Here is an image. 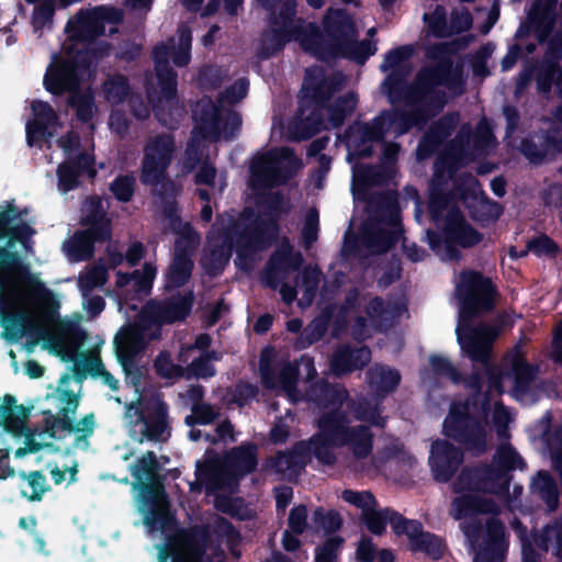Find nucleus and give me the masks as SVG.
<instances>
[{
	"instance_id": "f257e3e1",
	"label": "nucleus",
	"mask_w": 562,
	"mask_h": 562,
	"mask_svg": "<svg viewBox=\"0 0 562 562\" xmlns=\"http://www.w3.org/2000/svg\"><path fill=\"white\" fill-rule=\"evenodd\" d=\"M55 294L37 278H24L15 252L0 248V325L14 338L36 333L63 360L75 361L78 371L101 375L103 364L95 349L78 353L86 333L75 322L54 323Z\"/></svg>"
},
{
	"instance_id": "f03ea898",
	"label": "nucleus",
	"mask_w": 562,
	"mask_h": 562,
	"mask_svg": "<svg viewBox=\"0 0 562 562\" xmlns=\"http://www.w3.org/2000/svg\"><path fill=\"white\" fill-rule=\"evenodd\" d=\"M122 19L119 10L99 8L80 11L66 26L67 37L59 54L52 57L44 85L52 93L71 92L69 103L81 121H89L97 112L94 97L86 81L90 78L88 55L94 48L89 43L94 36L115 32L114 24Z\"/></svg>"
},
{
	"instance_id": "7ed1b4c3",
	"label": "nucleus",
	"mask_w": 562,
	"mask_h": 562,
	"mask_svg": "<svg viewBox=\"0 0 562 562\" xmlns=\"http://www.w3.org/2000/svg\"><path fill=\"white\" fill-rule=\"evenodd\" d=\"M524 462L510 445H503L497 450L493 467L463 471L454 483V491L460 494L451 504V515L461 521L468 540L474 547L475 530L481 514H494L506 502L505 493L509 484L508 472L521 469Z\"/></svg>"
},
{
	"instance_id": "20e7f679",
	"label": "nucleus",
	"mask_w": 562,
	"mask_h": 562,
	"mask_svg": "<svg viewBox=\"0 0 562 562\" xmlns=\"http://www.w3.org/2000/svg\"><path fill=\"white\" fill-rule=\"evenodd\" d=\"M327 402L324 404L323 416L319 419V434L308 443V451H312L323 463L330 464L334 456L329 452L331 446H347L357 459L367 458L372 448V436L362 424H353L351 414L356 422H368L372 425H382L379 413L374 411L362 412L350 411L349 405L344 408L346 391L344 389H325Z\"/></svg>"
},
{
	"instance_id": "39448f33",
	"label": "nucleus",
	"mask_w": 562,
	"mask_h": 562,
	"mask_svg": "<svg viewBox=\"0 0 562 562\" xmlns=\"http://www.w3.org/2000/svg\"><path fill=\"white\" fill-rule=\"evenodd\" d=\"M71 378L64 375L60 378L56 387L48 386L45 401L57 411L54 415L50 409L45 412V418L42 427L29 437L27 443L32 451L42 449L60 450L59 441L67 437H72V447L86 448L88 437L94 430L95 422L92 414L87 415L75 425L72 416L78 407L79 398L76 392L70 387Z\"/></svg>"
},
{
	"instance_id": "423d86ee",
	"label": "nucleus",
	"mask_w": 562,
	"mask_h": 562,
	"mask_svg": "<svg viewBox=\"0 0 562 562\" xmlns=\"http://www.w3.org/2000/svg\"><path fill=\"white\" fill-rule=\"evenodd\" d=\"M457 293L461 300L460 322L457 327L459 342L471 359L484 362L498 329L491 326L470 328L467 319L473 313L490 308L492 284L488 279L475 272H464L457 283Z\"/></svg>"
},
{
	"instance_id": "0eeeda50",
	"label": "nucleus",
	"mask_w": 562,
	"mask_h": 562,
	"mask_svg": "<svg viewBox=\"0 0 562 562\" xmlns=\"http://www.w3.org/2000/svg\"><path fill=\"white\" fill-rule=\"evenodd\" d=\"M248 85L245 80L235 82L220 99L218 105L209 98L200 100L193 111L195 126L187 148L190 167L204 154V140L232 138L240 127V119L229 105L245 98Z\"/></svg>"
},
{
	"instance_id": "6e6552de",
	"label": "nucleus",
	"mask_w": 562,
	"mask_h": 562,
	"mask_svg": "<svg viewBox=\"0 0 562 562\" xmlns=\"http://www.w3.org/2000/svg\"><path fill=\"white\" fill-rule=\"evenodd\" d=\"M274 215L269 214L265 217L252 218V213L248 210L244 212L238 223L228 228L229 220H221V228L225 232L220 233V228H215L209 236L207 248L202 258V266L210 274H216L227 263L234 235L238 234L236 239L237 249L239 248H259L266 241V237H272L276 234ZM244 252L243 249L239 250Z\"/></svg>"
},
{
	"instance_id": "1a4fd4ad",
	"label": "nucleus",
	"mask_w": 562,
	"mask_h": 562,
	"mask_svg": "<svg viewBox=\"0 0 562 562\" xmlns=\"http://www.w3.org/2000/svg\"><path fill=\"white\" fill-rule=\"evenodd\" d=\"M191 295L171 301L168 304L148 303L140 313L136 324L123 328L115 338L117 353L130 359L146 345L159 336V327L164 323H172L184 318L191 308Z\"/></svg>"
},
{
	"instance_id": "9d476101",
	"label": "nucleus",
	"mask_w": 562,
	"mask_h": 562,
	"mask_svg": "<svg viewBox=\"0 0 562 562\" xmlns=\"http://www.w3.org/2000/svg\"><path fill=\"white\" fill-rule=\"evenodd\" d=\"M429 213L439 228L442 229L443 240H435V235L428 233L429 244L443 260L457 259L459 252L454 245L470 247L480 241L481 236L465 224L454 205L441 195L435 187L431 188Z\"/></svg>"
},
{
	"instance_id": "9b49d317",
	"label": "nucleus",
	"mask_w": 562,
	"mask_h": 562,
	"mask_svg": "<svg viewBox=\"0 0 562 562\" xmlns=\"http://www.w3.org/2000/svg\"><path fill=\"white\" fill-rule=\"evenodd\" d=\"M156 77L151 78L148 98L158 120L172 126L183 113L182 106L176 97V75L168 67L169 52L164 45L154 49Z\"/></svg>"
},
{
	"instance_id": "f8f14e48",
	"label": "nucleus",
	"mask_w": 562,
	"mask_h": 562,
	"mask_svg": "<svg viewBox=\"0 0 562 562\" xmlns=\"http://www.w3.org/2000/svg\"><path fill=\"white\" fill-rule=\"evenodd\" d=\"M108 202L100 198L88 199L82 206V224L87 227L77 233L64 249L72 261L83 260L92 255V243L104 240L111 235L110 220L106 217Z\"/></svg>"
},
{
	"instance_id": "ddd939ff",
	"label": "nucleus",
	"mask_w": 562,
	"mask_h": 562,
	"mask_svg": "<svg viewBox=\"0 0 562 562\" xmlns=\"http://www.w3.org/2000/svg\"><path fill=\"white\" fill-rule=\"evenodd\" d=\"M257 464L254 447L234 449L224 462L213 460L198 468V479L207 490L232 488L239 476L249 473Z\"/></svg>"
},
{
	"instance_id": "4468645a",
	"label": "nucleus",
	"mask_w": 562,
	"mask_h": 562,
	"mask_svg": "<svg viewBox=\"0 0 562 562\" xmlns=\"http://www.w3.org/2000/svg\"><path fill=\"white\" fill-rule=\"evenodd\" d=\"M124 419L131 437L138 442L165 441L169 437L166 406L159 400L128 405Z\"/></svg>"
},
{
	"instance_id": "2eb2a0df",
	"label": "nucleus",
	"mask_w": 562,
	"mask_h": 562,
	"mask_svg": "<svg viewBox=\"0 0 562 562\" xmlns=\"http://www.w3.org/2000/svg\"><path fill=\"white\" fill-rule=\"evenodd\" d=\"M324 30L344 55L359 63H363L376 50L371 42H355L357 22L344 10H329L324 20Z\"/></svg>"
},
{
	"instance_id": "dca6fc26",
	"label": "nucleus",
	"mask_w": 562,
	"mask_h": 562,
	"mask_svg": "<svg viewBox=\"0 0 562 562\" xmlns=\"http://www.w3.org/2000/svg\"><path fill=\"white\" fill-rule=\"evenodd\" d=\"M469 415L470 408L467 403L452 405L443 423V432L468 450L481 452L487 442L486 425L472 420Z\"/></svg>"
},
{
	"instance_id": "f3484780",
	"label": "nucleus",
	"mask_w": 562,
	"mask_h": 562,
	"mask_svg": "<svg viewBox=\"0 0 562 562\" xmlns=\"http://www.w3.org/2000/svg\"><path fill=\"white\" fill-rule=\"evenodd\" d=\"M164 227L170 228L173 232H181L186 235L184 238H180L176 241V255L167 273V286H180L184 284L192 271L193 262L191 257L187 250L183 249L184 246L194 247L198 243L195 236L191 233L190 227L188 225H183L179 221L176 215V211L173 206H170L168 211H166L164 218Z\"/></svg>"
},
{
	"instance_id": "a211bd4d",
	"label": "nucleus",
	"mask_w": 562,
	"mask_h": 562,
	"mask_svg": "<svg viewBox=\"0 0 562 562\" xmlns=\"http://www.w3.org/2000/svg\"><path fill=\"white\" fill-rule=\"evenodd\" d=\"M203 529L180 531L171 542L172 562H225L223 552L206 544Z\"/></svg>"
},
{
	"instance_id": "6ab92c4d",
	"label": "nucleus",
	"mask_w": 562,
	"mask_h": 562,
	"mask_svg": "<svg viewBox=\"0 0 562 562\" xmlns=\"http://www.w3.org/2000/svg\"><path fill=\"white\" fill-rule=\"evenodd\" d=\"M176 145L171 136L162 135L151 138L145 147L140 180L144 184L156 188L166 179Z\"/></svg>"
},
{
	"instance_id": "aec40b11",
	"label": "nucleus",
	"mask_w": 562,
	"mask_h": 562,
	"mask_svg": "<svg viewBox=\"0 0 562 562\" xmlns=\"http://www.w3.org/2000/svg\"><path fill=\"white\" fill-rule=\"evenodd\" d=\"M299 167V160L289 148H282L279 151L256 158L251 165L250 177L254 193L257 194L261 189L281 182L282 179L278 176L279 169H296Z\"/></svg>"
},
{
	"instance_id": "412c9836",
	"label": "nucleus",
	"mask_w": 562,
	"mask_h": 562,
	"mask_svg": "<svg viewBox=\"0 0 562 562\" xmlns=\"http://www.w3.org/2000/svg\"><path fill=\"white\" fill-rule=\"evenodd\" d=\"M77 145L78 137L70 132L57 139V146L63 149L66 158V161L57 170L58 186L63 192L76 187L77 177L80 172L86 171L91 177L94 175V170L91 168L92 157L88 154L77 156Z\"/></svg>"
},
{
	"instance_id": "4be33fe9",
	"label": "nucleus",
	"mask_w": 562,
	"mask_h": 562,
	"mask_svg": "<svg viewBox=\"0 0 562 562\" xmlns=\"http://www.w3.org/2000/svg\"><path fill=\"white\" fill-rule=\"evenodd\" d=\"M429 462L435 479L446 482L462 462V453L447 440H437L431 446Z\"/></svg>"
},
{
	"instance_id": "5701e85b",
	"label": "nucleus",
	"mask_w": 562,
	"mask_h": 562,
	"mask_svg": "<svg viewBox=\"0 0 562 562\" xmlns=\"http://www.w3.org/2000/svg\"><path fill=\"white\" fill-rule=\"evenodd\" d=\"M33 121L26 124V139L30 146H33L42 137H52L59 126L57 116L53 108L42 101L32 102Z\"/></svg>"
},
{
	"instance_id": "b1692460",
	"label": "nucleus",
	"mask_w": 562,
	"mask_h": 562,
	"mask_svg": "<svg viewBox=\"0 0 562 562\" xmlns=\"http://www.w3.org/2000/svg\"><path fill=\"white\" fill-rule=\"evenodd\" d=\"M267 351L262 353L260 361V372L265 385L269 389H281L283 390L291 401H296L297 397L294 392V385L296 382V368L290 363L283 364L279 370V375L276 378L270 373L268 362L266 360Z\"/></svg>"
},
{
	"instance_id": "393cba45",
	"label": "nucleus",
	"mask_w": 562,
	"mask_h": 562,
	"mask_svg": "<svg viewBox=\"0 0 562 562\" xmlns=\"http://www.w3.org/2000/svg\"><path fill=\"white\" fill-rule=\"evenodd\" d=\"M319 271L316 268H307L302 272V280L296 285V290L291 289L289 285L283 284L280 289L282 300L286 303L293 302L295 296L301 293L299 299L301 306L310 305L312 302L317 284L319 282Z\"/></svg>"
},
{
	"instance_id": "a878e982",
	"label": "nucleus",
	"mask_w": 562,
	"mask_h": 562,
	"mask_svg": "<svg viewBox=\"0 0 562 562\" xmlns=\"http://www.w3.org/2000/svg\"><path fill=\"white\" fill-rule=\"evenodd\" d=\"M486 535L488 537L486 547L475 552L474 562H501L505 551L503 526L492 520L487 526Z\"/></svg>"
},
{
	"instance_id": "bb28decb",
	"label": "nucleus",
	"mask_w": 562,
	"mask_h": 562,
	"mask_svg": "<svg viewBox=\"0 0 562 562\" xmlns=\"http://www.w3.org/2000/svg\"><path fill=\"white\" fill-rule=\"evenodd\" d=\"M370 358L371 353L368 348L352 351L342 349L333 357L330 367L335 374L342 375L362 368L370 361Z\"/></svg>"
},
{
	"instance_id": "cd10ccee",
	"label": "nucleus",
	"mask_w": 562,
	"mask_h": 562,
	"mask_svg": "<svg viewBox=\"0 0 562 562\" xmlns=\"http://www.w3.org/2000/svg\"><path fill=\"white\" fill-rule=\"evenodd\" d=\"M403 121L404 117L400 113L395 112L384 114L374 121L372 125V131H366L364 134L368 139L380 138L384 133L383 130L385 128L386 131H392L396 135H401L405 133L411 125L416 124L418 122L417 119H414V121L409 123H403Z\"/></svg>"
},
{
	"instance_id": "c85d7f7f",
	"label": "nucleus",
	"mask_w": 562,
	"mask_h": 562,
	"mask_svg": "<svg viewBox=\"0 0 562 562\" xmlns=\"http://www.w3.org/2000/svg\"><path fill=\"white\" fill-rule=\"evenodd\" d=\"M513 373L496 374L494 371L488 372V392L499 394L502 392V383L505 379L514 378L515 382L521 383L529 378V369L520 355L516 353L512 359Z\"/></svg>"
},
{
	"instance_id": "c756f323",
	"label": "nucleus",
	"mask_w": 562,
	"mask_h": 562,
	"mask_svg": "<svg viewBox=\"0 0 562 562\" xmlns=\"http://www.w3.org/2000/svg\"><path fill=\"white\" fill-rule=\"evenodd\" d=\"M383 302L380 299H373L367 306V317H359L356 323L355 335L357 338L363 339L371 331L381 325V318L384 314Z\"/></svg>"
},
{
	"instance_id": "7c9ffc66",
	"label": "nucleus",
	"mask_w": 562,
	"mask_h": 562,
	"mask_svg": "<svg viewBox=\"0 0 562 562\" xmlns=\"http://www.w3.org/2000/svg\"><path fill=\"white\" fill-rule=\"evenodd\" d=\"M33 5L31 13V23L34 32L38 33L45 29H50L56 9V0H25Z\"/></svg>"
},
{
	"instance_id": "2f4dec72",
	"label": "nucleus",
	"mask_w": 562,
	"mask_h": 562,
	"mask_svg": "<svg viewBox=\"0 0 562 562\" xmlns=\"http://www.w3.org/2000/svg\"><path fill=\"white\" fill-rule=\"evenodd\" d=\"M108 280L106 269L98 263L87 267L78 277V286L82 296H87L94 289L101 288Z\"/></svg>"
},
{
	"instance_id": "473e14b6",
	"label": "nucleus",
	"mask_w": 562,
	"mask_h": 562,
	"mask_svg": "<svg viewBox=\"0 0 562 562\" xmlns=\"http://www.w3.org/2000/svg\"><path fill=\"white\" fill-rule=\"evenodd\" d=\"M171 47H168L169 57L172 58L177 66H184L190 60V47H191V32L187 26H181L178 30L177 45L176 38L171 41Z\"/></svg>"
},
{
	"instance_id": "72a5a7b5",
	"label": "nucleus",
	"mask_w": 562,
	"mask_h": 562,
	"mask_svg": "<svg viewBox=\"0 0 562 562\" xmlns=\"http://www.w3.org/2000/svg\"><path fill=\"white\" fill-rule=\"evenodd\" d=\"M400 380V373L390 368L375 367L369 372V383L375 391H392L396 387Z\"/></svg>"
},
{
	"instance_id": "f704fd0d",
	"label": "nucleus",
	"mask_w": 562,
	"mask_h": 562,
	"mask_svg": "<svg viewBox=\"0 0 562 562\" xmlns=\"http://www.w3.org/2000/svg\"><path fill=\"white\" fill-rule=\"evenodd\" d=\"M301 263L299 255L291 254V247L288 243L272 257L269 265V274H280L286 270H295Z\"/></svg>"
},
{
	"instance_id": "c9c22d12",
	"label": "nucleus",
	"mask_w": 562,
	"mask_h": 562,
	"mask_svg": "<svg viewBox=\"0 0 562 562\" xmlns=\"http://www.w3.org/2000/svg\"><path fill=\"white\" fill-rule=\"evenodd\" d=\"M157 468L158 465L155 454L153 452H147L140 459H138L135 464L132 465L131 471L133 476L139 483H156L155 477Z\"/></svg>"
},
{
	"instance_id": "e433bc0d",
	"label": "nucleus",
	"mask_w": 562,
	"mask_h": 562,
	"mask_svg": "<svg viewBox=\"0 0 562 562\" xmlns=\"http://www.w3.org/2000/svg\"><path fill=\"white\" fill-rule=\"evenodd\" d=\"M329 89V82L323 79V72L319 69L308 70L303 86L305 97L323 101L325 90Z\"/></svg>"
},
{
	"instance_id": "4c0bfd02",
	"label": "nucleus",
	"mask_w": 562,
	"mask_h": 562,
	"mask_svg": "<svg viewBox=\"0 0 562 562\" xmlns=\"http://www.w3.org/2000/svg\"><path fill=\"white\" fill-rule=\"evenodd\" d=\"M5 428L14 435H24L25 436V446L24 448H19L15 451V457H23L27 452H33L31 450V446L27 443L29 437L36 430L34 429L31 432H27L26 428V414L24 412H20L19 415L11 413L4 422Z\"/></svg>"
},
{
	"instance_id": "58836bf2",
	"label": "nucleus",
	"mask_w": 562,
	"mask_h": 562,
	"mask_svg": "<svg viewBox=\"0 0 562 562\" xmlns=\"http://www.w3.org/2000/svg\"><path fill=\"white\" fill-rule=\"evenodd\" d=\"M128 91L127 80L121 75L110 77L103 85L104 97L111 104L121 103Z\"/></svg>"
},
{
	"instance_id": "ea45409f",
	"label": "nucleus",
	"mask_w": 562,
	"mask_h": 562,
	"mask_svg": "<svg viewBox=\"0 0 562 562\" xmlns=\"http://www.w3.org/2000/svg\"><path fill=\"white\" fill-rule=\"evenodd\" d=\"M390 525L396 535H405L407 537L412 548L420 539V535L425 533L423 532L419 522L415 520H406L398 516L397 514H395L394 517L390 518Z\"/></svg>"
},
{
	"instance_id": "a19ab883",
	"label": "nucleus",
	"mask_w": 562,
	"mask_h": 562,
	"mask_svg": "<svg viewBox=\"0 0 562 562\" xmlns=\"http://www.w3.org/2000/svg\"><path fill=\"white\" fill-rule=\"evenodd\" d=\"M533 488L540 493L541 497L553 510L558 505V492L554 481L544 472H540L533 480Z\"/></svg>"
},
{
	"instance_id": "79ce46f5",
	"label": "nucleus",
	"mask_w": 562,
	"mask_h": 562,
	"mask_svg": "<svg viewBox=\"0 0 562 562\" xmlns=\"http://www.w3.org/2000/svg\"><path fill=\"white\" fill-rule=\"evenodd\" d=\"M156 268L151 263H146L142 277L117 273L116 284L117 286H124L131 281H134V285L137 288V291L147 292L156 276Z\"/></svg>"
},
{
	"instance_id": "37998d69",
	"label": "nucleus",
	"mask_w": 562,
	"mask_h": 562,
	"mask_svg": "<svg viewBox=\"0 0 562 562\" xmlns=\"http://www.w3.org/2000/svg\"><path fill=\"white\" fill-rule=\"evenodd\" d=\"M394 516L395 513H391L389 509L376 510L375 507H373L362 517L371 532L381 535L385 529L386 522H390V518Z\"/></svg>"
},
{
	"instance_id": "c03bdc74",
	"label": "nucleus",
	"mask_w": 562,
	"mask_h": 562,
	"mask_svg": "<svg viewBox=\"0 0 562 562\" xmlns=\"http://www.w3.org/2000/svg\"><path fill=\"white\" fill-rule=\"evenodd\" d=\"M356 103V97L352 93H349L339 99L334 109H327L331 124L339 125L344 117L353 111Z\"/></svg>"
},
{
	"instance_id": "a18cd8bd",
	"label": "nucleus",
	"mask_w": 562,
	"mask_h": 562,
	"mask_svg": "<svg viewBox=\"0 0 562 562\" xmlns=\"http://www.w3.org/2000/svg\"><path fill=\"white\" fill-rule=\"evenodd\" d=\"M341 497L345 502L352 504L362 510V516L366 515L370 509L375 507V499L370 492H357L346 490L342 492Z\"/></svg>"
},
{
	"instance_id": "49530a36",
	"label": "nucleus",
	"mask_w": 562,
	"mask_h": 562,
	"mask_svg": "<svg viewBox=\"0 0 562 562\" xmlns=\"http://www.w3.org/2000/svg\"><path fill=\"white\" fill-rule=\"evenodd\" d=\"M424 20L427 24L428 32L435 36H447L450 33L447 29L442 8L437 7L431 14L425 13Z\"/></svg>"
},
{
	"instance_id": "de8ad7c7",
	"label": "nucleus",
	"mask_w": 562,
	"mask_h": 562,
	"mask_svg": "<svg viewBox=\"0 0 562 562\" xmlns=\"http://www.w3.org/2000/svg\"><path fill=\"white\" fill-rule=\"evenodd\" d=\"M412 549L423 551L430 555L432 559H439L441 557L443 547L439 538L425 532L424 535H420V539Z\"/></svg>"
},
{
	"instance_id": "09e8293b",
	"label": "nucleus",
	"mask_w": 562,
	"mask_h": 562,
	"mask_svg": "<svg viewBox=\"0 0 562 562\" xmlns=\"http://www.w3.org/2000/svg\"><path fill=\"white\" fill-rule=\"evenodd\" d=\"M542 542L547 551L552 550L554 554L560 555L562 551V522L546 528Z\"/></svg>"
},
{
	"instance_id": "8fccbe9b",
	"label": "nucleus",
	"mask_w": 562,
	"mask_h": 562,
	"mask_svg": "<svg viewBox=\"0 0 562 562\" xmlns=\"http://www.w3.org/2000/svg\"><path fill=\"white\" fill-rule=\"evenodd\" d=\"M412 50L408 47H400L390 52L382 64L384 71L395 72L397 69L403 68L405 61L409 57Z\"/></svg>"
},
{
	"instance_id": "3c124183",
	"label": "nucleus",
	"mask_w": 562,
	"mask_h": 562,
	"mask_svg": "<svg viewBox=\"0 0 562 562\" xmlns=\"http://www.w3.org/2000/svg\"><path fill=\"white\" fill-rule=\"evenodd\" d=\"M342 540L338 537L329 538L323 546L316 550V562H336L337 552Z\"/></svg>"
},
{
	"instance_id": "603ef678",
	"label": "nucleus",
	"mask_w": 562,
	"mask_h": 562,
	"mask_svg": "<svg viewBox=\"0 0 562 562\" xmlns=\"http://www.w3.org/2000/svg\"><path fill=\"white\" fill-rule=\"evenodd\" d=\"M135 180L132 177H119L111 184V191L120 201L127 202L134 193Z\"/></svg>"
},
{
	"instance_id": "864d4df0",
	"label": "nucleus",
	"mask_w": 562,
	"mask_h": 562,
	"mask_svg": "<svg viewBox=\"0 0 562 562\" xmlns=\"http://www.w3.org/2000/svg\"><path fill=\"white\" fill-rule=\"evenodd\" d=\"M216 360L217 357L214 352L200 355L199 359H194L191 363V371L194 375L199 378H207L212 376L215 372L214 368L210 364V360Z\"/></svg>"
},
{
	"instance_id": "5fc2aeb1",
	"label": "nucleus",
	"mask_w": 562,
	"mask_h": 562,
	"mask_svg": "<svg viewBox=\"0 0 562 562\" xmlns=\"http://www.w3.org/2000/svg\"><path fill=\"white\" fill-rule=\"evenodd\" d=\"M493 407V423L497 435L501 439H505L507 437L506 427L510 422V416L498 402H494Z\"/></svg>"
},
{
	"instance_id": "6e6d98bb",
	"label": "nucleus",
	"mask_w": 562,
	"mask_h": 562,
	"mask_svg": "<svg viewBox=\"0 0 562 562\" xmlns=\"http://www.w3.org/2000/svg\"><path fill=\"white\" fill-rule=\"evenodd\" d=\"M301 456L299 453H281L272 463L277 472L285 473L294 470L301 463Z\"/></svg>"
},
{
	"instance_id": "4d7b16f0",
	"label": "nucleus",
	"mask_w": 562,
	"mask_h": 562,
	"mask_svg": "<svg viewBox=\"0 0 562 562\" xmlns=\"http://www.w3.org/2000/svg\"><path fill=\"white\" fill-rule=\"evenodd\" d=\"M21 475L27 480L29 486L31 487V494L27 495L29 498L32 501L40 499L46 491V481L44 475L40 472H33L27 476L23 473Z\"/></svg>"
},
{
	"instance_id": "13d9d810",
	"label": "nucleus",
	"mask_w": 562,
	"mask_h": 562,
	"mask_svg": "<svg viewBox=\"0 0 562 562\" xmlns=\"http://www.w3.org/2000/svg\"><path fill=\"white\" fill-rule=\"evenodd\" d=\"M307 510L304 506L294 507L289 516V528L294 533H302L306 528Z\"/></svg>"
},
{
	"instance_id": "bf43d9fd",
	"label": "nucleus",
	"mask_w": 562,
	"mask_h": 562,
	"mask_svg": "<svg viewBox=\"0 0 562 562\" xmlns=\"http://www.w3.org/2000/svg\"><path fill=\"white\" fill-rule=\"evenodd\" d=\"M155 367L158 373L165 378H173L181 374V369L171 362L168 353H160L156 359Z\"/></svg>"
},
{
	"instance_id": "052dcab7",
	"label": "nucleus",
	"mask_w": 562,
	"mask_h": 562,
	"mask_svg": "<svg viewBox=\"0 0 562 562\" xmlns=\"http://www.w3.org/2000/svg\"><path fill=\"white\" fill-rule=\"evenodd\" d=\"M430 366L435 373L456 380V370L447 359L439 356H434L430 358Z\"/></svg>"
},
{
	"instance_id": "680f3d73",
	"label": "nucleus",
	"mask_w": 562,
	"mask_h": 562,
	"mask_svg": "<svg viewBox=\"0 0 562 562\" xmlns=\"http://www.w3.org/2000/svg\"><path fill=\"white\" fill-rule=\"evenodd\" d=\"M418 81L419 90H425L426 93L430 87L443 83L445 78L440 70H426L420 75Z\"/></svg>"
},
{
	"instance_id": "e2e57ef3",
	"label": "nucleus",
	"mask_w": 562,
	"mask_h": 562,
	"mask_svg": "<svg viewBox=\"0 0 562 562\" xmlns=\"http://www.w3.org/2000/svg\"><path fill=\"white\" fill-rule=\"evenodd\" d=\"M77 472V464L74 463L70 467H64L60 470L58 467H54L50 470L52 477L56 484H60L63 482H72L75 480V475Z\"/></svg>"
},
{
	"instance_id": "0e129e2a",
	"label": "nucleus",
	"mask_w": 562,
	"mask_h": 562,
	"mask_svg": "<svg viewBox=\"0 0 562 562\" xmlns=\"http://www.w3.org/2000/svg\"><path fill=\"white\" fill-rule=\"evenodd\" d=\"M183 5L189 10H198L203 5V13L211 14L220 5V0H182Z\"/></svg>"
},
{
	"instance_id": "69168bd1",
	"label": "nucleus",
	"mask_w": 562,
	"mask_h": 562,
	"mask_svg": "<svg viewBox=\"0 0 562 562\" xmlns=\"http://www.w3.org/2000/svg\"><path fill=\"white\" fill-rule=\"evenodd\" d=\"M192 412L195 420L200 424H209L217 415L213 407L205 404L194 405Z\"/></svg>"
},
{
	"instance_id": "338daca9",
	"label": "nucleus",
	"mask_w": 562,
	"mask_h": 562,
	"mask_svg": "<svg viewBox=\"0 0 562 562\" xmlns=\"http://www.w3.org/2000/svg\"><path fill=\"white\" fill-rule=\"evenodd\" d=\"M317 223H318V216L315 211H310L305 225H304V237L308 244L313 243L316 239V233H317Z\"/></svg>"
},
{
	"instance_id": "774afa93",
	"label": "nucleus",
	"mask_w": 562,
	"mask_h": 562,
	"mask_svg": "<svg viewBox=\"0 0 562 562\" xmlns=\"http://www.w3.org/2000/svg\"><path fill=\"white\" fill-rule=\"evenodd\" d=\"M217 533L227 547H233L237 541V533L234 528L225 520H221L217 526Z\"/></svg>"
}]
</instances>
